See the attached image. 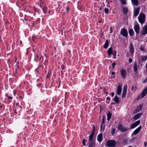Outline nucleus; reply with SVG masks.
<instances>
[{
    "mask_svg": "<svg viewBox=\"0 0 147 147\" xmlns=\"http://www.w3.org/2000/svg\"><path fill=\"white\" fill-rule=\"evenodd\" d=\"M138 20L141 24L144 23L145 20V15L144 14L142 13H140L138 17Z\"/></svg>",
    "mask_w": 147,
    "mask_h": 147,
    "instance_id": "nucleus-1",
    "label": "nucleus"
},
{
    "mask_svg": "<svg viewBox=\"0 0 147 147\" xmlns=\"http://www.w3.org/2000/svg\"><path fill=\"white\" fill-rule=\"evenodd\" d=\"M117 144L116 142L114 140H109L107 142V145L108 147H114Z\"/></svg>",
    "mask_w": 147,
    "mask_h": 147,
    "instance_id": "nucleus-2",
    "label": "nucleus"
},
{
    "mask_svg": "<svg viewBox=\"0 0 147 147\" xmlns=\"http://www.w3.org/2000/svg\"><path fill=\"white\" fill-rule=\"evenodd\" d=\"M118 129L121 132H122L126 131L129 129L127 127H123L121 124L119 125L118 126Z\"/></svg>",
    "mask_w": 147,
    "mask_h": 147,
    "instance_id": "nucleus-3",
    "label": "nucleus"
},
{
    "mask_svg": "<svg viewBox=\"0 0 147 147\" xmlns=\"http://www.w3.org/2000/svg\"><path fill=\"white\" fill-rule=\"evenodd\" d=\"M134 28L136 33L137 34H139L140 33V27L138 22L135 23Z\"/></svg>",
    "mask_w": 147,
    "mask_h": 147,
    "instance_id": "nucleus-4",
    "label": "nucleus"
},
{
    "mask_svg": "<svg viewBox=\"0 0 147 147\" xmlns=\"http://www.w3.org/2000/svg\"><path fill=\"white\" fill-rule=\"evenodd\" d=\"M120 33L123 36L127 37L128 35V32L125 28H123L121 29Z\"/></svg>",
    "mask_w": 147,
    "mask_h": 147,
    "instance_id": "nucleus-5",
    "label": "nucleus"
},
{
    "mask_svg": "<svg viewBox=\"0 0 147 147\" xmlns=\"http://www.w3.org/2000/svg\"><path fill=\"white\" fill-rule=\"evenodd\" d=\"M141 34L144 35L147 34V24L145 25L141 32Z\"/></svg>",
    "mask_w": 147,
    "mask_h": 147,
    "instance_id": "nucleus-6",
    "label": "nucleus"
},
{
    "mask_svg": "<svg viewBox=\"0 0 147 147\" xmlns=\"http://www.w3.org/2000/svg\"><path fill=\"white\" fill-rule=\"evenodd\" d=\"M95 127L94 126L93 127V132L91 133L90 135H89V141H95V140L93 139V137L95 131Z\"/></svg>",
    "mask_w": 147,
    "mask_h": 147,
    "instance_id": "nucleus-7",
    "label": "nucleus"
},
{
    "mask_svg": "<svg viewBox=\"0 0 147 147\" xmlns=\"http://www.w3.org/2000/svg\"><path fill=\"white\" fill-rule=\"evenodd\" d=\"M127 85H125L123 86L122 94L121 96L122 98H124L125 97L127 92Z\"/></svg>",
    "mask_w": 147,
    "mask_h": 147,
    "instance_id": "nucleus-8",
    "label": "nucleus"
},
{
    "mask_svg": "<svg viewBox=\"0 0 147 147\" xmlns=\"http://www.w3.org/2000/svg\"><path fill=\"white\" fill-rule=\"evenodd\" d=\"M121 74L123 79L125 78L127 74V72L124 69H122L121 70Z\"/></svg>",
    "mask_w": 147,
    "mask_h": 147,
    "instance_id": "nucleus-9",
    "label": "nucleus"
},
{
    "mask_svg": "<svg viewBox=\"0 0 147 147\" xmlns=\"http://www.w3.org/2000/svg\"><path fill=\"white\" fill-rule=\"evenodd\" d=\"M140 120H139L136 121L131 125L130 128L131 129H133L134 128L138 126L140 124Z\"/></svg>",
    "mask_w": 147,
    "mask_h": 147,
    "instance_id": "nucleus-10",
    "label": "nucleus"
},
{
    "mask_svg": "<svg viewBox=\"0 0 147 147\" xmlns=\"http://www.w3.org/2000/svg\"><path fill=\"white\" fill-rule=\"evenodd\" d=\"M140 10V8L136 7L134 8V15L135 17H136L138 15L139 13Z\"/></svg>",
    "mask_w": 147,
    "mask_h": 147,
    "instance_id": "nucleus-11",
    "label": "nucleus"
},
{
    "mask_svg": "<svg viewBox=\"0 0 147 147\" xmlns=\"http://www.w3.org/2000/svg\"><path fill=\"white\" fill-rule=\"evenodd\" d=\"M122 91V87L120 85H119L117 86V88L116 89L117 94L119 95L120 94Z\"/></svg>",
    "mask_w": 147,
    "mask_h": 147,
    "instance_id": "nucleus-12",
    "label": "nucleus"
},
{
    "mask_svg": "<svg viewBox=\"0 0 147 147\" xmlns=\"http://www.w3.org/2000/svg\"><path fill=\"white\" fill-rule=\"evenodd\" d=\"M142 128V126H140L138 128H137L136 130H135L132 134V135H135L137 134L140 131Z\"/></svg>",
    "mask_w": 147,
    "mask_h": 147,
    "instance_id": "nucleus-13",
    "label": "nucleus"
},
{
    "mask_svg": "<svg viewBox=\"0 0 147 147\" xmlns=\"http://www.w3.org/2000/svg\"><path fill=\"white\" fill-rule=\"evenodd\" d=\"M129 51L131 54H132L133 55L134 52V48L132 43H130L129 44Z\"/></svg>",
    "mask_w": 147,
    "mask_h": 147,
    "instance_id": "nucleus-14",
    "label": "nucleus"
},
{
    "mask_svg": "<svg viewBox=\"0 0 147 147\" xmlns=\"http://www.w3.org/2000/svg\"><path fill=\"white\" fill-rule=\"evenodd\" d=\"M142 114L141 113H138L137 114L134 116L133 118L135 120H137L140 118Z\"/></svg>",
    "mask_w": 147,
    "mask_h": 147,
    "instance_id": "nucleus-15",
    "label": "nucleus"
},
{
    "mask_svg": "<svg viewBox=\"0 0 147 147\" xmlns=\"http://www.w3.org/2000/svg\"><path fill=\"white\" fill-rule=\"evenodd\" d=\"M122 11H123V14L124 15H126L127 14L128 12V8L126 7H125L123 6L122 7Z\"/></svg>",
    "mask_w": 147,
    "mask_h": 147,
    "instance_id": "nucleus-16",
    "label": "nucleus"
},
{
    "mask_svg": "<svg viewBox=\"0 0 147 147\" xmlns=\"http://www.w3.org/2000/svg\"><path fill=\"white\" fill-rule=\"evenodd\" d=\"M102 134H100L98 135L97 137V140L98 142H100L102 141Z\"/></svg>",
    "mask_w": 147,
    "mask_h": 147,
    "instance_id": "nucleus-17",
    "label": "nucleus"
},
{
    "mask_svg": "<svg viewBox=\"0 0 147 147\" xmlns=\"http://www.w3.org/2000/svg\"><path fill=\"white\" fill-rule=\"evenodd\" d=\"M147 93V86L144 90L142 92L141 97H144Z\"/></svg>",
    "mask_w": 147,
    "mask_h": 147,
    "instance_id": "nucleus-18",
    "label": "nucleus"
},
{
    "mask_svg": "<svg viewBox=\"0 0 147 147\" xmlns=\"http://www.w3.org/2000/svg\"><path fill=\"white\" fill-rule=\"evenodd\" d=\"M133 70L134 72H136L138 70L137 64L136 62H135L133 66Z\"/></svg>",
    "mask_w": 147,
    "mask_h": 147,
    "instance_id": "nucleus-19",
    "label": "nucleus"
},
{
    "mask_svg": "<svg viewBox=\"0 0 147 147\" xmlns=\"http://www.w3.org/2000/svg\"><path fill=\"white\" fill-rule=\"evenodd\" d=\"M112 49L113 48L112 47H110L107 50V53L109 56H110L112 53L113 51Z\"/></svg>",
    "mask_w": 147,
    "mask_h": 147,
    "instance_id": "nucleus-20",
    "label": "nucleus"
},
{
    "mask_svg": "<svg viewBox=\"0 0 147 147\" xmlns=\"http://www.w3.org/2000/svg\"><path fill=\"white\" fill-rule=\"evenodd\" d=\"M95 141H90L88 147H95Z\"/></svg>",
    "mask_w": 147,
    "mask_h": 147,
    "instance_id": "nucleus-21",
    "label": "nucleus"
},
{
    "mask_svg": "<svg viewBox=\"0 0 147 147\" xmlns=\"http://www.w3.org/2000/svg\"><path fill=\"white\" fill-rule=\"evenodd\" d=\"M142 105H140L139 106L137 107L136 109L135 110L136 113L139 112L142 109Z\"/></svg>",
    "mask_w": 147,
    "mask_h": 147,
    "instance_id": "nucleus-22",
    "label": "nucleus"
},
{
    "mask_svg": "<svg viewBox=\"0 0 147 147\" xmlns=\"http://www.w3.org/2000/svg\"><path fill=\"white\" fill-rule=\"evenodd\" d=\"M116 103H118L119 101V98L116 95L114 97V99L113 100Z\"/></svg>",
    "mask_w": 147,
    "mask_h": 147,
    "instance_id": "nucleus-23",
    "label": "nucleus"
},
{
    "mask_svg": "<svg viewBox=\"0 0 147 147\" xmlns=\"http://www.w3.org/2000/svg\"><path fill=\"white\" fill-rule=\"evenodd\" d=\"M129 32L130 36H133L134 35V32L133 29H130L129 30Z\"/></svg>",
    "mask_w": 147,
    "mask_h": 147,
    "instance_id": "nucleus-24",
    "label": "nucleus"
},
{
    "mask_svg": "<svg viewBox=\"0 0 147 147\" xmlns=\"http://www.w3.org/2000/svg\"><path fill=\"white\" fill-rule=\"evenodd\" d=\"M132 3L136 6H137L138 5V0H131Z\"/></svg>",
    "mask_w": 147,
    "mask_h": 147,
    "instance_id": "nucleus-25",
    "label": "nucleus"
},
{
    "mask_svg": "<svg viewBox=\"0 0 147 147\" xmlns=\"http://www.w3.org/2000/svg\"><path fill=\"white\" fill-rule=\"evenodd\" d=\"M48 10L47 7L45 5V6L44 7H43L42 8V10L44 13H47V11Z\"/></svg>",
    "mask_w": 147,
    "mask_h": 147,
    "instance_id": "nucleus-26",
    "label": "nucleus"
},
{
    "mask_svg": "<svg viewBox=\"0 0 147 147\" xmlns=\"http://www.w3.org/2000/svg\"><path fill=\"white\" fill-rule=\"evenodd\" d=\"M109 45V41L108 40H107L104 45V47L105 49H107Z\"/></svg>",
    "mask_w": 147,
    "mask_h": 147,
    "instance_id": "nucleus-27",
    "label": "nucleus"
},
{
    "mask_svg": "<svg viewBox=\"0 0 147 147\" xmlns=\"http://www.w3.org/2000/svg\"><path fill=\"white\" fill-rule=\"evenodd\" d=\"M107 115V120L108 121H109L110 119L111 116L112 114L110 113H109Z\"/></svg>",
    "mask_w": 147,
    "mask_h": 147,
    "instance_id": "nucleus-28",
    "label": "nucleus"
},
{
    "mask_svg": "<svg viewBox=\"0 0 147 147\" xmlns=\"http://www.w3.org/2000/svg\"><path fill=\"white\" fill-rule=\"evenodd\" d=\"M147 59V56H145V57H142L141 60V62H143L145 61Z\"/></svg>",
    "mask_w": 147,
    "mask_h": 147,
    "instance_id": "nucleus-29",
    "label": "nucleus"
},
{
    "mask_svg": "<svg viewBox=\"0 0 147 147\" xmlns=\"http://www.w3.org/2000/svg\"><path fill=\"white\" fill-rule=\"evenodd\" d=\"M114 56V59H115L116 57V55L117 54V51L116 50H113L112 53Z\"/></svg>",
    "mask_w": 147,
    "mask_h": 147,
    "instance_id": "nucleus-30",
    "label": "nucleus"
},
{
    "mask_svg": "<svg viewBox=\"0 0 147 147\" xmlns=\"http://www.w3.org/2000/svg\"><path fill=\"white\" fill-rule=\"evenodd\" d=\"M115 129L113 128L111 131V133L112 135H114L115 133Z\"/></svg>",
    "mask_w": 147,
    "mask_h": 147,
    "instance_id": "nucleus-31",
    "label": "nucleus"
},
{
    "mask_svg": "<svg viewBox=\"0 0 147 147\" xmlns=\"http://www.w3.org/2000/svg\"><path fill=\"white\" fill-rule=\"evenodd\" d=\"M128 141V139H126L124 140L123 142V144H126L127 143V142Z\"/></svg>",
    "mask_w": 147,
    "mask_h": 147,
    "instance_id": "nucleus-32",
    "label": "nucleus"
},
{
    "mask_svg": "<svg viewBox=\"0 0 147 147\" xmlns=\"http://www.w3.org/2000/svg\"><path fill=\"white\" fill-rule=\"evenodd\" d=\"M121 3L123 5H125L126 4V1L125 0H121Z\"/></svg>",
    "mask_w": 147,
    "mask_h": 147,
    "instance_id": "nucleus-33",
    "label": "nucleus"
},
{
    "mask_svg": "<svg viewBox=\"0 0 147 147\" xmlns=\"http://www.w3.org/2000/svg\"><path fill=\"white\" fill-rule=\"evenodd\" d=\"M33 9L35 12H39V10L38 9L36 8V7H33Z\"/></svg>",
    "mask_w": 147,
    "mask_h": 147,
    "instance_id": "nucleus-34",
    "label": "nucleus"
},
{
    "mask_svg": "<svg viewBox=\"0 0 147 147\" xmlns=\"http://www.w3.org/2000/svg\"><path fill=\"white\" fill-rule=\"evenodd\" d=\"M140 49L143 51L144 52L145 51V50L144 49V47H141L140 48Z\"/></svg>",
    "mask_w": 147,
    "mask_h": 147,
    "instance_id": "nucleus-35",
    "label": "nucleus"
},
{
    "mask_svg": "<svg viewBox=\"0 0 147 147\" xmlns=\"http://www.w3.org/2000/svg\"><path fill=\"white\" fill-rule=\"evenodd\" d=\"M104 11L105 13H107L109 11V9L107 8H105L104 9Z\"/></svg>",
    "mask_w": 147,
    "mask_h": 147,
    "instance_id": "nucleus-36",
    "label": "nucleus"
},
{
    "mask_svg": "<svg viewBox=\"0 0 147 147\" xmlns=\"http://www.w3.org/2000/svg\"><path fill=\"white\" fill-rule=\"evenodd\" d=\"M61 68L62 70H64L65 69V65H62L61 66Z\"/></svg>",
    "mask_w": 147,
    "mask_h": 147,
    "instance_id": "nucleus-37",
    "label": "nucleus"
},
{
    "mask_svg": "<svg viewBox=\"0 0 147 147\" xmlns=\"http://www.w3.org/2000/svg\"><path fill=\"white\" fill-rule=\"evenodd\" d=\"M85 141H86V140L85 139H84L83 140L82 143L84 146L86 145L85 144Z\"/></svg>",
    "mask_w": 147,
    "mask_h": 147,
    "instance_id": "nucleus-38",
    "label": "nucleus"
},
{
    "mask_svg": "<svg viewBox=\"0 0 147 147\" xmlns=\"http://www.w3.org/2000/svg\"><path fill=\"white\" fill-rule=\"evenodd\" d=\"M132 61L133 60L132 59H131V58H130L129 59L128 61L129 63H131L132 62Z\"/></svg>",
    "mask_w": 147,
    "mask_h": 147,
    "instance_id": "nucleus-39",
    "label": "nucleus"
},
{
    "mask_svg": "<svg viewBox=\"0 0 147 147\" xmlns=\"http://www.w3.org/2000/svg\"><path fill=\"white\" fill-rule=\"evenodd\" d=\"M5 24L6 25H7L8 24H9V22L8 21L6 20H5Z\"/></svg>",
    "mask_w": 147,
    "mask_h": 147,
    "instance_id": "nucleus-40",
    "label": "nucleus"
},
{
    "mask_svg": "<svg viewBox=\"0 0 147 147\" xmlns=\"http://www.w3.org/2000/svg\"><path fill=\"white\" fill-rule=\"evenodd\" d=\"M115 65H116V63H112V66L113 67V68H114L115 66Z\"/></svg>",
    "mask_w": 147,
    "mask_h": 147,
    "instance_id": "nucleus-41",
    "label": "nucleus"
},
{
    "mask_svg": "<svg viewBox=\"0 0 147 147\" xmlns=\"http://www.w3.org/2000/svg\"><path fill=\"white\" fill-rule=\"evenodd\" d=\"M40 20L39 18H38L36 21V22L37 23H39L40 22Z\"/></svg>",
    "mask_w": 147,
    "mask_h": 147,
    "instance_id": "nucleus-42",
    "label": "nucleus"
},
{
    "mask_svg": "<svg viewBox=\"0 0 147 147\" xmlns=\"http://www.w3.org/2000/svg\"><path fill=\"white\" fill-rule=\"evenodd\" d=\"M39 56L38 55H36V56L35 58L37 59H38L39 58Z\"/></svg>",
    "mask_w": 147,
    "mask_h": 147,
    "instance_id": "nucleus-43",
    "label": "nucleus"
},
{
    "mask_svg": "<svg viewBox=\"0 0 147 147\" xmlns=\"http://www.w3.org/2000/svg\"><path fill=\"white\" fill-rule=\"evenodd\" d=\"M129 56V53H128V52H127L126 53V57H128Z\"/></svg>",
    "mask_w": 147,
    "mask_h": 147,
    "instance_id": "nucleus-44",
    "label": "nucleus"
},
{
    "mask_svg": "<svg viewBox=\"0 0 147 147\" xmlns=\"http://www.w3.org/2000/svg\"><path fill=\"white\" fill-rule=\"evenodd\" d=\"M147 80V78H145V79L144 80V81L143 82V83H145L146 82V80Z\"/></svg>",
    "mask_w": 147,
    "mask_h": 147,
    "instance_id": "nucleus-45",
    "label": "nucleus"
},
{
    "mask_svg": "<svg viewBox=\"0 0 147 147\" xmlns=\"http://www.w3.org/2000/svg\"><path fill=\"white\" fill-rule=\"evenodd\" d=\"M107 100H110V98L109 97H107Z\"/></svg>",
    "mask_w": 147,
    "mask_h": 147,
    "instance_id": "nucleus-46",
    "label": "nucleus"
},
{
    "mask_svg": "<svg viewBox=\"0 0 147 147\" xmlns=\"http://www.w3.org/2000/svg\"><path fill=\"white\" fill-rule=\"evenodd\" d=\"M144 145L145 146H146L147 145V143L146 142H145L144 143Z\"/></svg>",
    "mask_w": 147,
    "mask_h": 147,
    "instance_id": "nucleus-47",
    "label": "nucleus"
},
{
    "mask_svg": "<svg viewBox=\"0 0 147 147\" xmlns=\"http://www.w3.org/2000/svg\"><path fill=\"white\" fill-rule=\"evenodd\" d=\"M114 95V93L113 92H112L111 94V96L113 97Z\"/></svg>",
    "mask_w": 147,
    "mask_h": 147,
    "instance_id": "nucleus-48",
    "label": "nucleus"
},
{
    "mask_svg": "<svg viewBox=\"0 0 147 147\" xmlns=\"http://www.w3.org/2000/svg\"><path fill=\"white\" fill-rule=\"evenodd\" d=\"M40 1L41 4H43L44 3V2L43 1H42L41 0V1Z\"/></svg>",
    "mask_w": 147,
    "mask_h": 147,
    "instance_id": "nucleus-49",
    "label": "nucleus"
},
{
    "mask_svg": "<svg viewBox=\"0 0 147 147\" xmlns=\"http://www.w3.org/2000/svg\"><path fill=\"white\" fill-rule=\"evenodd\" d=\"M13 94L14 96H15L16 94V93L15 90L13 91Z\"/></svg>",
    "mask_w": 147,
    "mask_h": 147,
    "instance_id": "nucleus-50",
    "label": "nucleus"
},
{
    "mask_svg": "<svg viewBox=\"0 0 147 147\" xmlns=\"http://www.w3.org/2000/svg\"><path fill=\"white\" fill-rule=\"evenodd\" d=\"M16 70H17V69H18L19 68V67H18V65H16Z\"/></svg>",
    "mask_w": 147,
    "mask_h": 147,
    "instance_id": "nucleus-51",
    "label": "nucleus"
},
{
    "mask_svg": "<svg viewBox=\"0 0 147 147\" xmlns=\"http://www.w3.org/2000/svg\"><path fill=\"white\" fill-rule=\"evenodd\" d=\"M9 99H11L12 98V97H11V96H8V97Z\"/></svg>",
    "mask_w": 147,
    "mask_h": 147,
    "instance_id": "nucleus-52",
    "label": "nucleus"
},
{
    "mask_svg": "<svg viewBox=\"0 0 147 147\" xmlns=\"http://www.w3.org/2000/svg\"><path fill=\"white\" fill-rule=\"evenodd\" d=\"M104 122H105L104 119H103L102 121V124H104Z\"/></svg>",
    "mask_w": 147,
    "mask_h": 147,
    "instance_id": "nucleus-53",
    "label": "nucleus"
},
{
    "mask_svg": "<svg viewBox=\"0 0 147 147\" xmlns=\"http://www.w3.org/2000/svg\"><path fill=\"white\" fill-rule=\"evenodd\" d=\"M134 86H133L132 87H131V89L132 90H133V89H134Z\"/></svg>",
    "mask_w": 147,
    "mask_h": 147,
    "instance_id": "nucleus-54",
    "label": "nucleus"
},
{
    "mask_svg": "<svg viewBox=\"0 0 147 147\" xmlns=\"http://www.w3.org/2000/svg\"><path fill=\"white\" fill-rule=\"evenodd\" d=\"M101 9H102V8H101V7H100L99 8V10L101 11Z\"/></svg>",
    "mask_w": 147,
    "mask_h": 147,
    "instance_id": "nucleus-55",
    "label": "nucleus"
},
{
    "mask_svg": "<svg viewBox=\"0 0 147 147\" xmlns=\"http://www.w3.org/2000/svg\"><path fill=\"white\" fill-rule=\"evenodd\" d=\"M102 124L100 125V129L101 130L102 129Z\"/></svg>",
    "mask_w": 147,
    "mask_h": 147,
    "instance_id": "nucleus-56",
    "label": "nucleus"
},
{
    "mask_svg": "<svg viewBox=\"0 0 147 147\" xmlns=\"http://www.w3.org/2000/svg\"><path fill=\"white\" fill-rule=\"evenodd\" d=\"M112 74L113 75H114L115 74V72H112Z\"/></svg>",
    "mask_w": 147,
    "mask_h": 147,
    "instance_id": "nucleus-57",
    "label": "nucleus"
},
{
    "mask_svg": "<svg viewBox=\"0 0 147 147\" xmlns=\"http://www.w3.org/2000/svg\"><path fill=\"white\" fill-rule=\"evenodd\" d=\"M105 89L104 90V92H105L106 94H107L108 93V92H105Z\"/></svg>",
    "mask_w": 147,
    "mask_h": 147,
    "instance_id": "nucleus-58",
    "label": "nucleus"
},
{
    "mask_svg": "<svg viewBox=\"0 0 147 147\" xmlns=\"http://www.w3.org/2000/svg\"><path fill=\"white\" fill-rule=\"evenodd\" d=\"M35 71H38V68H37L35 70Z\"/></svg>",
    "mask_w": 147,
    "mask_h": 147,
    "instance_id": "nucleus-59",
    "label": "nucleus"
},
{
    "mask_svg": "<svg viewBox=\"0 0 147 147\" xmlns=\"http://www.w3.org/2000/svg\"><path fill=\"white\" fill-rule=\"evenodd\" d=\"M34 60L36 61V62H37V60L35 58V59Z\"/></svg>",
    "mask_w": 147,
    "mask_h": 147,
    "instance_id": "nucleus-60",
    "label": "nucleus"
},
{
    "mask_svg": "<svg viewBox=\"0 0 147 147\" xmlns=\"http://www.w3.org/2000/svg\"><path fill=\"white\" fill-rule=\"evenodd\" d=\"M14 113H17L16 110H15L14 111Z\"/></svg>",
    "mask_w": 147,
    "mask_h": 147,
    "instance_id": "nucleus-61",
    "label": "nucleus"
},
{
    "mask_svg": "<svg viewBox=\"0 0 147 147\" xmlns=\"http://www.w3.org/2000/svg\"><path fill=\"white\" fill-rule=\"evenodd\" d=\"M69 10V8H68V7H67V11H68Z\"/></svg>",
    "mask_w": 147,
    "mask_h": 147,
    "instance_id": "nucleus-62",
    "label": "nucleus"
},
{
    "mask_svg": "<svg viewBox=\"0 0 147 147\" xmlns=\"http://www.w3.org/2000/svg\"><path fill=\"white\" fill-rule=\"evenodd\" d=\"M41 59V57H40L39 59L38 58V60H40Z\"/></svg>",
    "mask_w": 147,
    "mask_h": 147,
    "instance_id": "nucleus-63",
    "label": "nucleus"
},
{
    "mask_svg": "<svg viewBox=\"0 0 147 147\" xmlns=\"http://www.w3.org/2000/svg\"><path fill=\"white\" fill-rule=\"evenodd\" d=\"M19 98H21L22 99H23V98L21 96H20Z\"/></svg>",
    "mask_w": 147,
    "mask_h": 147,
    "instance_id": "nucleus-64",
    "label": "nucleus"
}]
</instances>
